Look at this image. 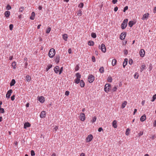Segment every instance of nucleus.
<instances>
[{"label":"nucleus","mask_w":156,"mask_h":156,"mask_svg":"<svg viewBox=\"0 0 156 156\" xmlns=\"http://www.w3.org/2000/svg\"><path fill=\"white\" fill-rule=\"evenodd\" d=\"M55 53V49L53 48H52L50 49L48 53V55L51 58H53L54 56Z\"/></svg>","instance_id":"nucleus-1"},{"label":"nucleus","mask_w":156,"mask_h":156,"mask_svg":"<svg viewBox=\"0 0 156 156\" xmlns=\"http://www.w3.org/2000/svg\"><path fill=\"white\" fill-rule=\"evenodd\" d=\"M128 21V20L127 19L124 20L121 25V28L122 29H124L126 27Z\"/></svg>","instance_id":"nucleus-2"},{"label":"nucleus","mask_w":156,"mask_h":156,"mask_svg":"<svg viewBox=\"0 0 156 156\" xmlns=\"http://www.w3.org/2000/svg\"><path fill=\"white\" fill-rule=\"evenodd\" d=\"M76 79L74 80L75 82L78 84L79 83L80 81V78L81 77V75L79 73H77L76 74Z\"/></svg>","instance_id":"nucleus-3"},{"label":"nucleus","mask_w":156,"mask_h":156,"mask_svg":"<svg viewBox=\"0 0 156 156\" xmlns=\"http://www.w3.org/2000/svg\"><path fill=\"white\" fill-rule=\"evenodd\" d=\"M111 88V85L110 84L107 83L105 86L104 90L105 92H108Z\"/></svg>","instance_id":"nucleus-4"},{"label":"nucleus","mask_w":156,"mask_h":156,"mask_svg":"<svg viewBox=\"0 0 156 156\" xmlns=\"http://www.w3.org/2000/svg\"><path fill=\"white\" fill-rule=\"evenodd\" d=\"M94 80V77L92 75H89L88 77V81L90 83L93 82Z\"/></svg>","instance_id":"nucleus-5"},{"label":"nucleus","mask_w":156,"mask_h":156,"mask_svg":"<svg viewBox=\"0 0 156 156\" xmlns=\"http://www.w3.org/2000/svg\"><path fill=\"white\" fill-rule=\"evenodd\" d=\"M93 138V136L91 134L89 135L86 139V141L87 142H89L91 141Z\"/></svg>","instance_id":"nucleus-6"},{"label":"nucleus","mask_w":156,"mask_h":156,"mask_svg":"<svg viewBox=\"0 0 156 156\" xmlns=\"http://www.w3.org/2000/svg\"><path fill=\"white\" fill-rule=\"evenodd\" d=\"M80 119L82 121H84L86 119L85 114L84 113H80Z\"/></svg>","instance_id":"nucleus-7"},{"label":"nucleus","mask_w":156,"mask_h":156,"mask_svg":"<svg viewBox=\"0 0 156 156\" xmlns=\"http://www.w3.org/2000/svg\"><path fill=\"white\" fill-rule=\"evenodd\" d=\"M149 14L148 13H147L144 14L142 19L143 20H147L149 17Z\"/></svg>","instance_id":"nucleus-8"},{"label":"nucleus","mask_w":156,"mask_h":156,"mask_svg":"<svg viewBox=\"0 0 156 156\" xmlns=\"http://www.w3.org/2000/svg\"><path fill=\"white\" fill-rule=\"evenodd\" d=\"M101 51L104 53H105L106 51V48L105 45L102 44L101 45Z\"/></svg>","instance_id":"nucleus-9"},{"label":"nucleus","mask_w":156,"mask_h":156,"mask_svg":"<svg viewBox=\"0 0 156 156\" xmlns=\"http://www.w3.org/2000/svg\"><path fill=\"white\" fill-rule=\"evenodd\" d=\"M126 32H122V33L120 36V38L121 40H124L126 36Z\"/></svg>","instance_id":"nucleus-10"},{"label":"nucleus","mask_w":156,"mask_h":156,"mask_svg":"<svg viewBox=\"0 0 156 156\" xmlns=\"http://www.w3.org/2000/svg\"><path fill=\"white\" fill-rule=\"evenodd\" d=\"M145 54V51L143 49H142L139 51V55L140 56L143 57L144 56Z\"/></svg>","instance_id":"nucleus-11"},{"label":"nucleus","mask_w":156,"mask_h":156,"mask_svg":"<svg viewBox=\"0 0 156 156\" xmlns=\"http://www.w3.org/2000/svg\"><path fill=\"white\" fill-rule=\"evenodd\" d=\"M12 92V90L10 89L9 90L7 93V94L6 95V97L7 98H10V96L11 95V94Z\"/></svg>","instance_id":"nucleus-12"},{"label":"nucleus","mask_w":156,"mask_h":156,"mask_svg":"<svg viewBox=\"0 0 156 156\" xmlns=\"http://www.w3.org/2000/svg\"><path fill=\"white\" fill-rule=\"evenodd\" d=\"M37 98L38 100L41 103H43L45 101L44 98L43 96L38 97Z\"/></svg>","instance_id":"nucleus-13"},{"label":"nucleus","mask_w":156,"mask_h":156,"mask_svg":"<svg viewBox=\"0 0 156 156\" xmlns=\"http://www.w3.org/2000/svg\"><path fill=\"white\" fill-rule=\"evenodd\" d=\"M46 113L45 111H42L41 113L40 117L41 118H44L46 116Z\"/></svg>","instance_id":"nucleus-14"},{"label":"nucleus","mask_w":156,"mask_h":156,"mask_svg":"<svg viewBox=\"0 0 156 156\" xmlns=\"http://www.w3.org/2000/svg\"><path fill=\"white\" fill-rule=\"evenodd\" d=\"M5 16L6 17L8 18L9 17L10 15V12L9 11H6L4 13Z\"/></svg>","instance_id":"nucleus-15"},{"label":"nucleus","mask_w":156,"mask_h":156,"mask_svg":"<svg viewBox=\"0 0 156 156\" xmlns=\"http://www.w3.org/2000/svg\"><path fill=\"white\" fill-rule=\"evenodd\" d=\"M59 67L58 66H55L54 69V71L56 73H58L59 72Z\"/></svg>","instance_id":"nucleus-16"},{"label":"nucleus","mask_w":156,"mask_h":156,"mask_svg":"<svg viewBox=\"0 0 156 156\" xmlns=\"http://www.w3.org/2000/svg\"><path fill=\"white\" fill-rule=\"evenodd\" d=\"M112 126L114 128L117 127V122L115 120H114L112 122Z\"/></svg>","instance_id":"nucleus-17"},{"label":"nucleus","mask_w":156,"mask_h":156,"mask_svg":"<svg viewBox=\"0 0 156 156\" xmlns=\"http://www.w3.org/2000/svg\"><path fill=\"white\" fill-rule=\"evenodd\" d=\"M146 68V65L145 64H142L141 66V68H140V71L142 72L144 69H145Z\"/></svg>","instance_id":"nucleus-18"},{"label":"nucleus","mask_w":156,"mask_h":156,"mask_svg":"<svg viewBox=\"0 0 156 156\" xmlns=\"http://www.w3.org/2000/svg\"><path fill=\"white\" fill-rule=\"evenodd\" d=\"M146 119V116L145 115H143L140 118V120L142 122H144Z\"/></svg>","instance_id":"nucleus-19"},{"label":"nucleus","mask_w":156,"mask_h":156,"mask_svg":"<svg viewBox=\"0 0 156 156\" xmlns=\"http://www.w3.org/2000/svg\"><path fill=\"white\" fill-rule=\"evenodd\" d=\"M30 126V125L28 122H26L24 123V128L26 129L27 127H29Z\"/></svg>","instance_id":"nucleus-20"},{"label":"nucleus","mask_w":156,"mask_h":156,"mask_svg":"<svg viewBox=\"0 0 156 156\" xmlns=\"http://www.w3.org/2000/svg\"><path fill=\"white\" fill-rule=\"evenodd\" d=\"M35 16V14L34 12H32L31 16L30 17V19L31 20H33Z\"/></svg>","instance_id":"nucleus-21"},{"label":"nucleus","mask_w":156,"mask_h":156,"mask_svg":"<svg viewBox=\"0 0 156 156\" xmlns=\"http://www.w3.org/2000/svg\"><path fill=\"white\" fill-rule=\"evenodd\" d=\"M26 81L28 82H30L31 80V77L29 75H27L25 77Z\"/></svg>","instance_id":"nucleus-22"},{"label":"nucleus","mask_w":156,"mask_h":156,"mask_svg":"<svg viewBox=\"0 0 156 156\" xmlns=\"http://www.w3.org/2000/svg\"><path fill=\"white\" fill-rule=\"evenodd\" d=\"M127 104V102L126 101H124L122 103L121 106V108H124L125 107Z\"/></svg>","instance_id":"nucleus-23"},{"label":"nucleus","mask_w":156,"mask_h":156,"mask_svg":"<svg viewBox=\"0 0 156 156\" xmlns=\"http://www.w3.org/2000/svg\"><path fill=\"white\" fill-rule=\"evenodd\" d=\"M127 58H126L124 60V61L123 63V66L124 68H125V66H126L127 63Z\"/></svg>","instance_id":"nucleus-24"},{"label":"nucleus","mask_w":156,"mask_h":156,"mask_svg":"<svg viewBox=\"0 0 156 156\" xmlns=\"http://www.w3.org/2000/svg\"><path fill=\"white\" fill-rule=\"evenodd\" d=\"M62 37L64 40L66 41H67L68 38V35L66 34H64L62 36Z\"/></svg>","instance_id":"nucleus-25"},{"label":"nucleus","mask_w":156,"mask_h":156,"mask_svg":"<svg viewBox=\"0 0 156 156\" xmlns=\"http://www.w3.org/2000/svg\"><path fill=\"white\" fill-rule=\"evenodd\" d=\"M117 63V61L115 59H113L112 61V64L113 66L115 65Z\"/></svg>","instance_id":"nucleus-26"},{"label":"nucleus","mask_w":156,"mask_h":156,"mask_svg":"<svg viewBox=\"0 0 156 156\" xmlns=\"http://www.w3.org/2000/svg\"><path fill=\"white\" fill-rule=\"evenodd\" d=\"M80 86L81 87H83L85 86V83L84 81L81 80L80 81Z\"/></svg>","instance_id":"nucleus-27"},{"label":"nucleus","mask_w":156,"mask_h":156,"mask_svg":"<svg viewBox=\"0 0 156 156\" xmlns=\"http://www.w3.org/2000/svg\"><path fill=\"white\" fill-rule=\"evenodd\" d=\"M15 83H16V81H15V80L14 79H12V80L11 82L10 83V86H13Z\"/></svg>","instance_id":"nucleus-28"},{"label":"nucleus","mask_w":156,"mask_h":156,"mask_svg":"<svg viewBox=\"0 0 156 156\" xmlns=\"http://www.w3.org/2000/svg\"><path fill=\"white\" fill-rule=\"evenodd\" d=\"M16 62H12V67L13 68V69H16Z\"/></svg>","instance_id":"nucleus-29"},{"label":"nucleus","mask_w":156,"mask_h":156,"mask_svg":"<svg viewBox=\"0 0 156 156\" xmlns=\"http://www.w3.org/2000/svg\"><path fill=\"white\" fill-rule=\"evenodd\" d=\"M128 24L130 27H131L134 24V22L133 21H130L129 22Z\"/></svg>","instance_id":"nucleus-30"},{"label":"nucleus","mask_w":156,"mask_h":156,"mask_svg":"<svg viewBox=\"0 0 156 156\" xmlns=\"http://www.w3.org/2000/svg\"><path fill=\"white\" fill-rule=\"evenodd\" d=\"M60 57L59 56H57L56 57L55 61V62L57 63H58L59 62V60H60Z\"/></svg>","instance_id":"nucleus-31"},{"label":"nucleus","mask_w":156,"mask_h":156,"mask_svg":"<svg viewBox=\"0 0 156 156\" xmlns=\"http://www.w3.org/2000/svg\"><path fill=\"white\" fill-rule=\"evenodd\" d=\"M94 42L92 41H90L88 42V44L90 46H93L94 45Z\"/></svg>","instance_id":"nucleus-32"},{"label":"nucleus","mask_w":156,"mask_h":156,"mask_svg":"<svg viewBox=\"0 0 156 156\" xmlns=\"http://www.w3.org/2000/svg\"><path fill=\"white\" fill-rule=\"evenodd\" d=\"M139 74L138 73L136 72L135 73L134 77L135 79H137L138 78Z\"/></svg>","instance_id":"nucleus-33"},{"label":"nucleus","mask_w":156,"mask_h":156,"mask_svg":"<svg viewBox=\"0 0 156 156\" xmlns=\"http://www.w3.org/2000/svg\"><path fill=\"white\" fill-rule=\"evenodd\" d=\"M96 117L95 116H94L92 118V119L91 120V122L92 123L95 122L96 120Z\"/></svg>","instance_id":"nucleus-34"},{"label":"nucleus","mask_w":156,"mask_h":156,"mask_svg":"<svg viewBox=\"0 0 156 156\" xmlns=\"http://www.w3.org/2000/svg\"><path fill=\"white\" fill-rule=\"evenodd\" d=\"M99 72L101 73H102L104 72V69L103 67H101L99 69Z\"/></svg>","instance_id":"nucleus-35"},{"label":"nucleus","mask_w":156,"mask_h":156,"mask_svg":"<svg viewBox=\"0 0 156 156\" xmlns=\"http://www.w3.org/2000/svg\"><path fill=\"white\" fill-rule=\"evenodd\" d=\"M107 80L108 82H112V77L110 76H109Z\"/></svg>","instance_id":"nucleus-36"},{"label":"nucleus","mask_w":156,"mask_h":156,"mask_svg":"<svg viewBox=\"0 0 156 156\" xmlns=\"http://www.w3.org/2000/svg\"><path fill=\"white\" fill-rule=\"evenodd\" d=\"M82 14V11L81 10H80L78 11L77 15L79 16H81Z\"/></svg>","instance_id":"nucleus-37"},{"label":"nucleus","mask_w":156,"mask_h":156,"mask_svg":"<svg viewBox=\"0 0 156 156\" xmlns=\"http://www.w3.org/2000/svg\"><path fill=\"white\" fill-rule=\"evenodd\" d=\"M51 30V28L50 27H48L47 29L46 32L47 34H48L50 33Z\"/></svg>","instance_id":"nucleus-38"},{"label":"nucleus","mask_w":156,"mask_h":156,"mask_svg":"<svg viewBox=\"0 0 156 156\" xmlns=\"http://www.w3.org/2000/svg\"><path fill=\"white\" fill-rule=\"evenodd\" d=\"M91 36L93 38H95L96 37V34L94 33H91Z\"/></svg>","instance_id":"nucleus-39"},{"label":"nucleus","mask_w":156,"mask_h":156,"mask_svg":"<svg viewBox=\"0 0 156 156\" xmlns=\"http://www.w3.org/2000/svg\"><path fill=\"white\" fill-rule=\"evenodd\" d=\"M130 131V129L128 128L126 129V134L127 136H128L129 135V132Z\"/></svg>","instance_id":"nucleus-40"},{"label":"nucleus","mask_w":156,"mask_h":156,"mask_svg":"<svg viewBox=\"0 0 156 156\" xmlns=\"http://www.w3.org/2000/svg\"><path fill=\"white\" fill-rule=\"evenodd\" d=\"M149 67L148 69H149V71H150L152 69V64L150 63L148 66Z\"/></svg>","instance_id":"nucleus-41"},{"label":"nucleus","mask_w":156,"mask_h":156,"mask_svg":"<svg viewBox=\"0 0 156 156\" xmlns=\"http://www.w3.org/2000/svg\"><path fill=\"white\" fill-rule=\"evenodd\" d=\"M24 10V8L23 7H21L20 8L19 11L20 12H22Z\"/></svg>","instance_id":"nucleus-42"},{"label":"nucleus","mask_w":156,"mask_h":156,"mask_svg":"<svg viewBox=\"0 0 156 156\" xmlns=\"http://www.w3.org/2000/svg\"><path fill=\"white\" fill-rule=\"evenodd\" d=\"M52 67V65H48V68L46 69V70L47 71H48V70L50 69Z\"/></svg>","instance_id":"nucleus-43"},{"label":"nucleus","mask_w":156,"mask_h":156,"mask_svg":"<svg viewBox=\"0 0 156 156\" xmlns=\"http://www.w3.org/2000/svg\"><path fill=\"white\" fill-rule=\"evenodd\" d=\"M84 4L83 3H80L78 5V7L80 8H82Z\"/></svg>","instance_id":"nucleus-44"},{"label":"nucleus","mask_w":156,"mask_h":156,"mask_svg":"<svg viewBox=\"0 0 156 156\" xmlns=\"http://www.w3.org/2000/svg\"><path fill=\"white\" fill-rule=\"evenodd\" d=\"M117 90V86L114 87L112 89V90L114 92L116 91Z\"/></svg>","instance_id":"nucleus-45"},{"label":"nucleus","mask_w":156,"mask_h":156,"mask_svg":"<svg viewBox=\"0 0 156 156\" xmlns=\"http://www.w3.org/2000/svg\"><path fill=\"white\" fill-rule=\"evenodd\" d=\"M156 99V94L153 95V99H152V100H151V101L152 102H153V101H154Z\"/></svg>","instance_id":"nucleus-46"},{"label":"nucleus","mask_w":156,"mask_h":156,"mask_svg":"<svg viewBox=\"0 0 156 156\" xmlns=\"http://www.w3.org/2000/svg\"><path fill=\"white\" fill-rule=\"evenodd\" d=\"M6 9H7L10 10L11 9V7L10 5H8L6 6Z\"/></svg>","instance_id":"nucleus-47"},{"label":"nucleus","mask_w":156,"mask_h":156,"mask_svg":"<svg viewBox=\"0 0 156 156\" xmlns=\"http://www.w3.org/2000/svg\"><path fill=\"white\" fill-rule=\"evenodd\" d=\"M31 155L32 156H33L35 155V154L34 151L33 150H32L31 151Z\"/></svg>","instance_id":"nucleus-48"},{"label":"nucleus","mask_w":156,"mask_h":156,"mask_svg":"<svg viewBox=\"0 0 156 156\" xmlns=\"http://www.w3.org/2000/svg\"><path fill=\"white\" fill-rule=\"evenodd\" d=\"M4 110L3 108H0V113H4Z\"/></svg>","instance_id":"nucleus-49"},{"label":"nucleus","mask_w":156,"mask_h":156,"mask_svg":"<svg viewBox=\"0 0 156 156\" xmlns=\"http://www.w3.org/2000/svg\"><path fill=\"white\" fill-rule=\"evenodd\" d=\"M79 66L77 65L76 66L75 68V70L76 71H77L79 70Z\"/></svg>","instance_id":"nucleus-50"},{"label":"nucleus","mask_w":156,"mask_h":156,"mask_svg":"<svg viewBox=\"0 0 156 156\" xmlns=\"http://www.w3.org/2000/svg\"><path fill=\"white\" fill-rule=\"evenodd\" d=\"M9 27L10 30H12L13 28V25L12 24H10Z\"/></svg>","instance_id":"nucleus-51"},{"label":"nucleus","mask_w":156,"mask_h":156,"mask_svg":"<svg viewBox=\"0 0 156 156\" xmlns=\"http://www.w3.org/2000/svg\"><path fill=\"white\" fill-rule=\"evenodd\" d=\"M92 61L94 62H95V57L94 56H92L91 58Z\"/></svg>","instance_id":"nucleus-52"},{"label":"nucleus","mask_w":156,"mask_h":156,"mask_svg":"<svg viewBox=\"0 0 156 156\" xmlns=\"http://www.w3.org/2000/svg\"><path fill=\"white\" fill-rule=\"evenodd\" d=\"M63 70V67H62L60 68V69L59 70V74H61L62 73V71Z\"/></svg>","instance_id":"nucleus-53"},{"label":"nucleus","mask_w":156,"mask_h":156,"mask_svg":"<svg viewBox=\"0 0 156 156\" xmlns=\"http://www.w3.org/2000/svg\"><path fill=\"white\" fill-rule=\"evenodd\" d=\"M128 9V6H126L123 9V12H125V11Z\"/></svg>","instance_id":"nucleus-54"},{"label":"nucleus","mask_w":156,"mask_h":156,"mask_svg":"<svg viewBox=\"0 0 156 156\" xmlns=\"http://www.w3.org/2000/svg\"><path fill=\"white\" fill-rule=\"evenodd\" d=\"M15 95H12V96H11V100H12V101H14L15 99Z\"/></svg>","instance_id":"nucleus-55"},{"label":"nucleus","mask_w":156,"mask_h":156,"mask_svg":"<svg viewBox=\"0 0 156 156\" xmlns=\"http://www.w3.org/2000/svg\"><path fill=\"white\" fill-rule=\"evenodd\" d=\"M69 92L68 91H66L65 93V95L66 96H68L69 94Z\"/></svg>","instance_id":"nucleus-56"},{"label":"nucleus","mask_w":156,"mask_h":156,"mask_svg":"<svg viewBox=\"0 0 156 156\" xmlns=\"http://www.w3.org/2000/svg\"><path fill=\"white\" fill-rule=\"evenodd\" d=\"M129 63L130 65L132 64L133 63V61L132 59L129 60Z\"/></svg>","instance_id":"nucleus-57"},{"label":"nucleus","mask_w":156,"mask_h":156,"mask_svg":"<svg viewBox=\"0 0 156 156\" xmlns=\"http://www.w3.org/2000/svg\"><path fill=\"white\" fill-rule=\"evenodd\" d=\"M118 1V0H112V2L114 4H115Z\"/></svg>","instance_id":"nucleus-58"},{"label":"nucleus","mask_w":156,"mask_h":156,"mask_svg":"<svg viewBox=\"0 0 156 156\" xmlns=\"http://www.w3.org/2000/svg\"><path fill=\"white\" fill-rule=\"evenodd\" d=\"M98 130L99 132H100L101 131L103 130V129L102 127L99 128Z\"/></svg>","instance_id":"nucleus-59"},{"label":"nucleus","mask_w":156,"mask_h":156,"mask_svg":"<svg viewBox=\"0 0 156 156\" xmlns=\"http://www.w3.org/2000/svg\"><path fill=\"white\" fill-rule=\"evenodd\" d=\"M124 54L126 55H127L128 54V51L126 50H124Z\"/></svg>","instance_id":"nucleus-60"},{"label":"nucleus","mask_w":156,"mask_h":156,"mask_svg":"<svg viewBox=\"0 0 156 156\" xmlns=\"http://www.w3.org/2000/svg\"><path fill=\"white\" fill-rule=\"evenodd\" d=\"M118 10V8L117 7H115L114 8V10L115 12H116Z\"/></svg>","instance_id":"nucleus-61"},{"label":"nucleus","mask_w":156,"mask_h":156,"mask_svg":"<svg viewBox=\"0 0 156 156\" xmlns=\"http://www.w3.org/2000/svg\"><path fill=\"white\" fill-rule=\"evenodd\" d=\"M58 126H56L54 128V129L55 130V131H56L58 129Z\"/></svg>","instance_id":"nucleus-62"},{"label":"nucleus","mask_w":156,"mask_h":156,"mask_svg":"<svg viewBox=\"0 0 156 156\" xmlns=\"http://www.w3.org/2000/svg\"><path fill=\"white\" fill-rule=\"evenodd\" d=\"M153 12L154 13H156V7H155L153 9Z\"/></svg>","instance_id":"nucleus-63"},{"label":"nucleus","mask_w":156,"mask_h":156,"mask_svg":"<svg viewBox=\"0 0 156 156\" xmlns=\"http://www.w3.org/2000/svg\"><path fill=\"white\" fill-rule=\"evenodd\" d=\"M51 156H56V154L55 153H53L51 155Z\"/></svg>","instance_id":"nucleus-64"}]
</instances>
